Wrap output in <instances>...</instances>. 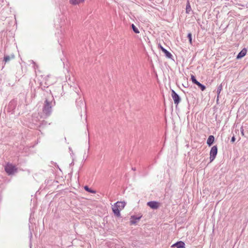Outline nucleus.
I'll list each match as a JSON object with an SVG mask.
<instances>
[{
	"instance_id": "13",
	"label": "nucleus",
	"mask_w": 248,
	"mask_h": 248,
	"mask_svg": "<svg viewBox=\"0 0 248 248\" xmlns=\"http://www.w3.org/2000/svg\"><path fill=\"white\" fill-rule=\"evenodd\" d=\"M214 139L215 138L213 136L210 135L209 136L207 140V144L208 145V146H210L212 145L214 141Z\"/></svg>"
},
{
	"instance_id": "2",
	"label": "nucleus",
	"mask_w": 248,
	"mask_h": 248,
	"mask_svg": "<svg viewBox=\"0 0 248 248\" xmlns=\"http://www.w3.org/2000/svg\"><path fill=\"white\" fill-rule=\"evenodd\" d=\"M125 205L124 202H118L112 206V211L116 216H120V211L124 208Z\"/></svg>"
},
{
	"instance_id": "12",
	"label": "nucleus",
	"mask_w": 248,
	"mask_h": 248,
	"mask_svg": "<svg viewBox=\"0 0 248 248\" xmlns=\"http://www.w3.org/2000/svg\"><path fill=\"white\" fill-rule=\"evenodd\" d=\"M15 58V56L13 54L11 55H5L3 58V61L5 62H9L11 60L14 59Z\"/></svg>"
},
{
	"instance_id": "18",
	"label": "nucleus",
	"mask_w": 248,
	"mask_h": 248,
	"mask_svg": "<svg viewBox=\"0 0 248 248\" xmlns=\"http://www.w3.org/2000/svg\"><path fill=\"white\" fill-rule=\"evenodd\" d=\"M187 38H188L190 44H192V34L191 33H188Z\"/></svg>"
},
{
	"instance_id": "17",
	"label": "nucleus",
	"mask_w": 248,
	"mask_h": 248,
	"mask_svg": "<svg viewBox=\"0 0 248 248\" xmlns=\"http://www.w3.org/2000/svg\"><path fill=\"white\" fill-rule=\"evenodd\" d=\"M132 28L135 33H139L140 32L138 28L133 24H132Z\"/></svg>"
},
{
	"instance_id": "21",
	"label": "nucleus",
	"mask_w": 248,
	"mask_h": 248,
	"mask_svg": "<svg viewBox=\"0 0 248 248\" xmlns=\"http://www.w3.org/2000/svg\"><path fill=\"white\" fill-rule=\"evenodd\" d=\"M235 140V138L234 137V136H233L232 138V139H231V142H234Z\"/></svg>"
},
{
	"instance_id": "7",
	"label": "nucleus",
	"mask_w": 248,
	"mask_h": 248,
	"mask_svg": "<svg viewBox=\"0 0 248 248\" xmlns=\"http://www.w3.org/2000/svg\"><path fill=\"white\" fill-rule=\"evenodd\" d=\"M147 205L153 209H156L159 207V203L155 201H151L147 202Z\"/></svg>"
},
{
	"instance_id": "11",
	"label": "nucleus",
	"mask_w": 248,
	"mask_h": 248,
	"mask_svg": "<svg viewBox=\"0 0 248 248\" xmlns=\"http://www.w3.org/2000/svg\"><path fill=\"white\" fill-rule=\"evenodd\" d=\"M176 247L177 248H185V244L182 241H179L172 245V247Z\"/></svg>"
},
{
	"instance_id": "9",
	"label": "nucleus",
	"mask_w": 248,
	"mask_h": 248,
	"mask_svg": "<svg viewBox=\"0 0 248 248\" xmlns=\"http://www.w3.org/2000/svg\"><path fill=\"white\" fill-rule=\"evenodd\" d=\"M247 52V49L245 48H243L237 55L236 58L240 59L244 57Z\"/></svg>"
},
{
	"instance_id": "5",
	"label": "nucleus",
	"mask_w": 248,
	"mask_h": 248,
	"mask_svg": "<svg viewBox=\"0 0 248 248\" xmlns=\"http://www.w3.org/2000/svg\"><path fill=\"white\" fill-rule=\"evenodd\" d=\"M171 97L174 101V104L176 106L178 105L181 101V98L173 90H171Z\"/></svg>"
},
{
	"instance_id": "26",
	"label": "nucleus",
	"mask_w": 248,
	"mask_h": 248,
	"mask_svg": "<svg viewBox=\"0 0 248 248\" xmlns=\"http://www.w3.org/2000/svg\"><path fill=\"white\" fill-rule=\"evenodd\" d=\"M242 134L244 135L243 131H242Z\"/></svg>"
},
{
	"instance_id": "24",
	"label": "nucleus",
	"mask_w": 248,
	"mask_h": 248,
	"mask_svg": "<svg viewBox=\"0 0 248 248\" xmlns=\"http://www.w3.org/2000/svg\"><path fill=\"white\" fill-rule=\"evenodd\" d=\"M132 170H136V169H135V168H132Z\"/></svg>"
},
{
	"instance_id": "10",
	"label": "nucleus",
	"mask_w": 248,
	"mask_h": 248,
	"mask_svg": "<svg viewBox=\"0 0 248 248\" xmlns=\"http://www.w3.org/2000/svg\"><path fill=\"white\" fill-rule=\"evenodd\" d=\"M85 0H69L70 4L73 5H79L84 2Z\"/></svg>"
},
{
	"instance_id": "16",
	"label": "nucleus",
	"mask_w": 248,
	"mask_h": 248,
	"mask_svg": "<svg viewBox=\"0 0 248 248\" xmlns=\"http://www.w3.org/2000/svg\"><path fill=\"white\" fill-rule=\"evenodd\" d=\"M191 10V6L189 3V2L187 1V4L186 5V13H189L190 11Z\"/></svg>"
},
{
	"instance_id": "20",
	"label": "nucleus",
	"mask_w": 248,
	"mask_h": 248,
	"mask_svg": "<svg viewBox=\"0 0 248 248\" xmlns=\"http://www.w3.org/2000/svg\"><path fill=\"white\" fill-rule=\"evenodd\" d=\"M131 218L132 219H135L136 220H139L141 218V217H137L135 216H132Z\"/></svg>"
},
{
	"instance_id": "22",
	"label": "nucleus",
	"mask_w": 248,
	"mask_h": 248,
	"mask_svg": "<svg viewBox=\"0 0 248 248\" xmlns=\"http://www.w3.org/2000/svg\"><path fill=\"white\" fill-rule=\"evenodd\" d=\"M79 102L80 104L79 105L78 104V105H79L80 106V105H84L83 102V101L82 100H80L79 101Z\"/></svg>"
},
{
	"instance_id": "8",
	"label": "nucleus",
	"mask_w": 248,
	"mask_h": 248,
	"mask_svg": "<svg viewBox=\"0 0 248 248\" xmlns=\"http://www.w3.org/2000/svg\"><path fill=\"white\" fill-rule=\"evenodd\" d=\"M158 47L160 48L162 50V51L165 53L166 57L170 59L171 58V57H172L171 54L165 48H164L160 44L158 45Z\"/></svg>"
},
{
	"instance_id": "6",
	"label": "nucleus",
	"mask_w": 248,
	"mask_h": 248,
	"mask_svg": "<svg viewBox=\"0 0 248 248\" xmlns=\"http://www.w3.org/2000/svg\"><path fill=\"white\" fill-rule=\"evenodd\" d=\"M191 79L192 82L193 83L196 84L199 88H200V89H201V90L202 91H203L205 90V86L204 85L202 84L199 81H198L197 80V79H196V78L194 76H193L192 75L191 76Z\"/></svg>"
},
{
	"instance_id": "14",
	"label": "nucleus",
	"mask_w": 248,
	"mask_h": 248,
	"mask_svg": "<svg viewBox=\"0 0 248 248\" xmlns=\"http://www.w3.org/2000/svg\"><path fill=\"white\" fill-rule=\"evenodd\" d=\"M222 84H220L218 86L217 89V101L219 99V95L221 91H222Z\"/></svg>"
},
{
	"instance_id": "4",
	"label": "nucleus",
	"mask_w": 248,
	"mask_h": 248,
	"mask_svg": "<svg viewBox=\"0 0 248 248\" xmlns=\"http://www.w3.org/2000/svg\"><path fill=\"white\" fill-rule=\"evenodd\" d=\"M217 153V146H214L211 148L210 152V162H212L216 157Z\"/></svg>"
},
{
	"instance_id": "23",
	"label": "nucleus",
	"mask_w": 248,
	"mask_h": 248,
	"mask_svg": "<svg viewBox=\"0 0 248 248\" xmlns=\"http://www.w3.org/2000/svg\"><path fill=\"white\" fill-rule=\"evenodd\" d=\"M136 222H137L136 220H135V221H134V220H131V223L132 224H135L136 223Z\"/></svg>"
},
{
	"instance_id": "25",
	"label": "nucleus",
	"mask_w": 248,
	"mask_h": 248,
	"mask_svg": "<svg viewBox=\"0 0 248 248\" xmlns=\"http://www.w3.org/2000/svg\"><path fill=\"white\" fill-rule=\"evenodd\" d=\"M30 237H32V233L31 232L30 233Z\"/></svg>"
},
{
	"instance_id": "15",
	"label": "nucleus",
	"mask_w": 248,
	"mask_h": 248,
	"mask_svg": "<svg viewBox=\"0 0 248 248\" xmlns=\"http://www.w3.org/2000/svg\"><path fill=\"white\" fill-rule=\"evenodd\" d=\"M84 189L86 191H88V192H90L91 193H94H94H96V191L95 190H93L91 188H89L88 187V186H84Z\"/></svg>"
},
{
	"instance_id": "1",
	"label": "nucleus",
	"mask_w": 248,
	"mask_h": 248,
	"mask_svg": "<svg viewBox=\"0 0 248 248\" xmlns=\"http://www.w3.org/2000/svg\"><path fill=\"white\" fill-rule=\"evenodd\" d=\"M55 102L52 97L46 98L42 108L43 114L46 117L49 116L52 111V107L55 105Z\"/></svg>"
},
{
	"instance_id": "19",
	"label": "nucleus",
	"mask_w": 248,
	"mask_h": 248,
	"mask_svg": "<svg viewBox=\"0 0 248 248\" xmlns=\"http://www.w3.org/2000/svg\"><path fill=\"white\" fill-rule=\"evenodd\" d=\"M31 63H32L33 64V68L34 69H36L37 67H38V65L36 64V63L33 61H31Z\"/></svg>"
},
{
	"instance_id": "3",
	"label": "nucleus",
	"mask_w": 248,
	"mask_h": 248,
	"mask_svg": "<svg viewBox=\"0 0 248 248\" xmlns=\"http://www.w3.org/2000/svg\"><path fill=\"white\" fill-rule=\"evenodd\" d=\"M5 170L8 175H13L16 172L17 169L12 164L7 163L5 166Z\"/></svg>"
}]
</instances>
